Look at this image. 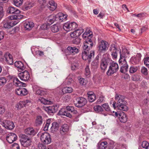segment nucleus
<instances>
[{
	"label": "nucleus",
	"instance_id": "nucleus-11",
	"mask_svg": "<svg viewBox=\"0 0 149 149\" xmlns=\"http://www.w3.org/2000/svg\"><path fill=\"white\" fill-rule=\"evenodd\" d=\"M120 54V58L126 59L130 57V51L129 49L126 48H125L123 49L122 52H121V50L119 51Z\"/></svg>",
	"mask_w": 149,
	"mask_h": 149
},
{
	"label": "nucleus",
	"instance_id": "nucleus-12",
	"mask_svg": "<svg viewBox=\"0 0 149 149\" xmlns=\"http://www.w3.org/2000/svg\"><path fill=\"white\" fill-rule=\"evenodd\" d=\"M58 107L59 105H55L45 107V110L49 114H51V113L56 112L58 110Z\"/></svg>",
	"mask_w": 149,
	"mask_h": 149
},
{
	"label": "nucleus",
	"instance_id": "nucleus-3",
	"mask_svg": "<svg viewBox=\"0 0 149 149\" xmlns=\"http://www.w3.org/2000/svg\"><path fill=\"white\" fill-rule=\"evenodd\" d=\"M118 69V64L113 61L110 63L109 69L107 72V74L109 76L111 75L116 72Z\"/></svg>",
	"mask_w": 149,
	"mask_h": 149
},
{
	"label": "nucleus",
	"instance_id": "nucleus-37",
	"mask_svg": "<svg viewBox=\"0 0 149 149\" xmlns=\"http://www.w3.org/2000/svg\"><path fill=\"white\" fill-rule=\"evenodd\" d=\"M16 15H11L8 17V19L11 20H13L15 19H20L23 18V15L19 14H16Z\"/></svg>",
	"mask_w": 149,
	"mask_h": 149
},
{
	"label": "nucleus",
	"instance_id": "nucleus-56",
	"mask_svg": "<svg viewBox=\"0 0 149 149\" xmlns=\"http://www.w3.org/2000/svg\"><path fill=\"white\" fill-rule=\"evenodd\" d=\"M85 74L86 76H89L90 74L89 66L88 65L86 66L85 68Z\"/></svg>",
	"mask_w": 149,
	"mask_h": 149
},
{
	"label": "nucleus",
	"instance_id": "nucleus-35",
	"mask_svg": "<svg viewBox=\"0 0 149 149\" xmlns=\"http://www.w3.org/2000/svg\"><path fill=\"white\" fill-rule=\"evenodd\" d=\"M119 63L120 67L128 66L126 61V59L120 58L119 60Z\"/></svg>",
	"mask_w": 149,
	"mask_h": 149
},
{
	"label": "nucleus",
	"instance_id": "nucleus-19",
	"mask_svg": "<svg viewBox=\"0 0 149 149\" xmlns=\"http://www.w3.org/2000/svg\"><path fill=\"white\" fill-rule=\"evenodd\" d=\"M29 102V100H26L24 101H20L16 104L15 108L17 110H19L25 107L26 104Z\"/></svg>",
	"mask_w": 149,
	"mask_h": 149
},
{
	"label": "nucleus",
	"instance_id": "nucleus-7",
	"mask_svg": "<svg viewBox=\"0 0 149 149\" xmlns=\"http://www.w3.org/2000/svg\"><path fill=\"white\" fill-rule=\"evenodd\" d=\"M40 140L45 144H49L51 141L50 135L47 132L42 133L40 136Z\"/></svg>",
	"mask_w": 149,
	"mask_h": 149
},
{
	"label": "nucleus",
	"instance_id": "nucleus-10",
	"mask_svg": "<svg viewBox=\"0 0 149 149\" xmlns=\"http://www.w3.org/2000/svg\"><path fill=\"white\" fill-rule=\"evenodd\" d=\"M18 76L21 80L24 81H27L30 77L29 73L26 70L19 73Z\"/></svg>",
	"mask_w": 149,
	"mask_h": 149
},
{
	"label": "nucleus",
	"instance_id": "nucleus-29",
	"mask_svg": "<svg viewBox=\"0 0 149 149\" xmlns=\"http://www.w3.org/2000/svg\"><path fill=\"white\" fill-rule=\"evenodd\" d=\"M108 63L106 60L104 58L102 59L100 62V68L101 69L104 71L107 68Z\"/></svg>",
	"mask_w": 149,
	"mask_h": 149
},
{
	"label": "nucleus",
	"instance_id": "nucleus-25",
	"mask_svg": "<svg viewBox=\"0 0 149 149\" xmlns=\"http://www.w3.org/2000/svg\"><path fill=\"white\" fill-rule=\"evenodd\" d=\"M108 146V143L106 141L100 142L97 144L98 149H106Z\"/></svg>",
	"mask_w": 149,
	"mask_h": 149
},
{
	"label": "nucleus",
	"instance_id": "nucleus-2",
	"mask_svg": "<svg viewBox=\"0 0 149 149\" xmlns=\"http://www.w3.org/2000/svg\"><path fill=\"white\" fill-rule=\"evenodd\" d=\"M20 141L22 146L24 147H27L31 144L32 140L31 138L28 136L22 134L20 135Z\"/></svg>",
	"mask_w": 149,
	"mask_h": 149
},
{
	"label": "nucleus",
	"instance_id": "nucleus-34",
	"mask_svg": "<svg viewBox=\"0 0 149 149\" xmlns=\"http://www.w3.org/2000/svg\"><path fill=\"white\" fill-rule=\"evenodd\" d=\"M38 101L40 102L41 103L44 104H51L52 102L49 100H48L45 99L41 97L38 99Z\"/></svg>",
	"mask_w": 149,
	"mask_h": 149
},
{
	"label": "nucleus",
	"instance_id": "nucleus-47",
	"mask_svg": "<svg viewBox=\"0 0 149 149\" xmlns=\"http://www.w3.org/2000/svg\"><path fill=\"white\" fill-rule=\"evenodd\" d=\"M102 107L106 111L108 112H111L110 108L108 104H104L102 105Z\"/></svg>",
	"mask_w": 149,
	"mask_h": 149
},
{
	"label": "nucleus",
	"instance_id": "nucleus-18",
	"mask_svg": "<svg viewBox=\"0 0 149 149\" xmlns=\"http://www.w3.org/2000/svg\"><path fill=\"white\" fill-rule=\"evenodd\" d=\"M15 66L17 67L18 70L21 72L24 70L25 69L24 64L21 61H16L14 63Z\"/></svg>",
	"mask_w": 149,
	"mask_h": 149
},
{
	"label": "nucleus",
	"instance_id": "nucleus-42",
	"mask_svg": "<svg viewBox=\"0 0 149 149\" xmlns=\"http://www.w3.org/2000/svg\"><path fill=\"white\" fill-rule=\"evenodd\" d=\"M12 80L13 84L16 86H20L21 85V81H20L18 78L16 77H13L11 78Z\"/></svg>",
	"mask_w": 149,
	"mask_h": 149
},
{
	"label": "nucleus",
	"instance_id": "nucleus-21",
	"mask_svg": "<svg viewBox=\"0 0 149 149\" xmlns=\"http://www.w3.org/2000/svg\"><path fill=\"white\" fill-rule=\"evenodd\" d=\"M57 18L59 19L60 22H62L66 21L67 15L66 14H64L61 13H59L56 15Z\"/></svg>",
	"mask_w": 149,
	"mask_h": 149
},
{
	"label": "nucleus",
	"instance_id": "nucleus-49",
	"mask_svg": "<svg viewBox=\"0 0 149 149\" xmlns=\"http://www.w3.org/2000/svg\"><path fill=\"white\" fill-rule=\"evenodd\" d=\"M7 82V80L4 77L0 78V86L4 85Z\"/></svg>",
	"mask_w": 149,
	"mask_h": 149
},
{
	"label": "nucleus",
	"instance_id": "nucleus-44",
	"mask_svg": "<svg viewBox=\"0 0 149 149\" xmlns=\"http://www.w3.org/2000/svg\"><path fill=\"white\" fill-rule=\"evenodd\" d=\"M94 109L97 113H100L103 111L102 107L100 105H96L94 107Z\"/></svg>",
	"mask_w": 149,
	"mask_h": 149
},
{
	"label": "nucleus",
	"instance_id": "nucleus-22",
	"mask_svg": "<svg viewBox=\"0 0 149 149\" xmlns=\"http://www.w3.org/2000/svg\"><path fill=\"white\" fill-rule=\"evenodd\" d=\"M7 11L8 13L10 14H19L20 12V11L17 9L13 7H8V8Z\"/></svg>",
	"mask_w": 149,
	"mask_h": 149
},
{
	"label": "nucleus",
	"instance_id": "nucleus-36",
	"mask_svg": "<svg viewBox=\"0 0 149 149\" xmlns=\"http://www.w3.org/2000/svg\"><path fill=\"white\" fill-rule=\"evenodd\" d=\"M42 123V117L41 116H38L37 117L35 120V125L37 126L41 125Z\"/></svg>",
	"mask_w": 149,
	"mask_h": 149
},
{
	"label": "nucleus",
	"instance_id": "nucleus-62",
	"mask_svg": "<svg viewBox=\"0 0 149 149\" xmlns=\"http://www.w3.org/2000/svg\"><path fill=\"white\" fill-rule=\"evenodd\" d=\"M146 15V13H141L139 14H138L137 15L136 14H133V16H134L136 17H138L139 18H141L142 17H143L145 16Z\"/></svg>",
	"mask_w": 149,
	"mask_h": 149
},
{
	"label": "nucleus",
	"instance_id": "nucleus-6",
	"mask_svg": "<svg viewBox=\"0 0 149 149\" xmlns=\"http://www.w3.org/2000/svg\"><path fill=\"white\" fill-rule=\"evenodd\" d=\"M92 35L91 34L88 35V39H86V41L84 43L83 49L84 50H89L92 48L93 46V43L91 38Z\"/></svg>",
	"mask_w": 149,
	"mask_h": 149
},
{
	"label": "nucleus",
	"instance_id": "nucleus-33",
	"mask_svg": "<svg viewBox=\"0 0 149 149\" xmlns=\"http://www.w3.org/2000/svg\"><path fill=\"white\" fill-rule=\"evenodd\" d=\"M49 4L50 6H49L48 8L50 10L53 11L56 8L57 4L55 3L53 0H51L49 2Z\"/></svg>",
	"mask_w": 149,
	"mask_h": 149
},
{
	"label": "nucleus",
	"instance_id": "nucleus-48",
	"mask_svg": "<svg viewBox=\"0 0 149 149\" xmlns=\"http://www.w3.org/2000/svg\"><path fill=\"white\" fill-rule=\"evenodd\" d=\"M36 93L37 94L40 95H44L45 93V92L42 90L38 88L36 91Z\"/></svg>",
	"mask_w": 149,
	"mask_h": 149
},
{
	"label": "nucleus",
	"instance_id": "nucleus-40",
	"mask_svg": "<svg viewBox=\"0 0 149 149\" xmlns=\"http://www.w3.org/2000/svg\"><path fill=\"white\" fill-rule=\"evenodd\" d=\"M60 26L58 24H55L52 26L51 27V30L54 33L57 32L59 30Z\"/></svg>",
	"mask_w": 149,
	"mask_h": 149
},
{
	"label": "nucleus",
	"instance_id": "nucleus-61",
	"mask_svg": "<svg viewBox=\"0 0 149 149\" xmlns=\"http://www.w3.org/2000/svg\"><path fill=\"white\" fill-rule=\"evenodd\" d=\"M104 97L103 96L100 97L99 99L97 101V103L99 104L104 101Z\"/></svg>",
	"mask_w": 149,
	"mask_h": 149
},
{
	"label": "nucleus",
	"instance_id": "nucleus-1",
	"mask_svg": "<svg viewBox=\"0 0 149 149\" xmlns=\"http://www.w3.org/2000/svg\"><path fill=\"white\" fill-rule=\"evenodd\" d=\"M115 98L117 102V107L120 110L126 111L128 110V108L126 105L127 102L125 100L124 96L116 93L115 96Z\"/></svg>",
	"mask_w": 149,
	"mask_h": 149
},
{
	"label": "nucleus",
	"instance_id": "nucleus-15",
	"mask_svg": "<svg viewBox=\"0 0 149 149\" xmlns=\"http://www.w3.org/2000/svg\"><path fill=\"white\" fill-rule=\"evenodd\" d=\"M16 94L20 96L25 95L28 94V92L26 89L23 87H19L15 91Z\"/></svg>",
	"mask_w": 149,
	"mask_h": 149
},
{
	"label": "nucleus",
	"instance_id": "nucleus-26",
	"mask_svg": "<svg viewBox=\"0 0 149 149\" xmlns=\"http://www.w3.org/2000/svg\"><path fill=\"white\" fill-rule=\"evenodd\" d=\"M69 130V126L67 124H64L61 126L60 132L62 134H64L67 132Z\"/></svg>",
	"mask_w": 149,
	"mask_h": 149
},
{
	"label": "nucleus",
	"instance_id": "nucleus-54",
	"mask_svg": "<svg viewBox=\"0 0 149 149\" xmlns=\"http://www.w3.org/2000/svg\"><path fill=\"white\" fill-rule=\"evenodd\" d=\"M95 52L94 51H90L89 53V54H88V61L89 62L90 61V59L93 58L94 56Z\"/></svg>",
	"mask_w": 149,
	"mask_h": 149
},
{
	"label": "nucleus",
	"instance_id": "nucleus-4",
	"mask_svg": "<svg viewBox=\"0 0 149 149\" xmlns=\"http://www.w3.org/2000/svg\"><path fill=\"white\" fill-rule=\"evenodd\" d=\"M109 47L108 43L104 40H102L99 42L97 47L100 53H104L107 50Z\"/></svg>",
	"mask_w": 149,
	"mask_h": 149
},
{
	"label": "nucleus",
	"instance_id": "nucleus-17",
	"mask_svg": "<svg viewBox=\"0 0 149 149\" xmlns=\"http://www.w3.org/2000/svg\"><path fill=\"white\" fill-rule=\"evenodd\" d=\"M5 60L7 63L9 65H13V63L12 56L8 53H6L4 55Z\"/></svg>",
	"mask_w": 149,
	"mask_h": 149
},
{
	"label": "nucleus",
	"instance_id": "nucleus-46",
	"mask_svg": "<svg viewBox=\"0 0 149 149\" xmlns=\"http://www.w3.org/2000/svg\"><path fill=\"white\" fill-rule=\"evenodd\" d=\"M141 146L142 147L146 149H149V143L147 141H144L142 142Z\"/></svg>",
	"mask_w": 149,
	"mask_h": 149
},
{
	"label": "nucleus",
	"instance_id": "nucleus-45",
	"mask_svg": "<svg viewBox=\"0 0 149 149\" xmlns=\"http://www.w3.org/2000/svg\"><path fill=\"white\" fill-rule=\"evenodd\" d=\"M141 77L137 74L134 75L132 77V79L133 81H139L141 80Z\"/></svg>",
	"mask_w": 149,
	"mask_h": 149
},
{
	"label": "nucleus",
	"instance_id": "nucleus-57",
	"mask_svg": "<svg viewBox=\"0 0 149 149\" xmlns=\"http://www.w3.org/2000/svg\"><path fill=\"white\" fill-rule=\"evenodd\" d=\"M137 67L131 66L130 68L129 72L130 73H133L135 72L137 70Z\"/></svg>",
	"mask_w": 149,
	"mask_h": 149
},
{
	"label": "nucleus",
	"instance_id": "nucleus-13",
	"mask_svg": "<svg viewBox=\"0 0 149 149\" xmlns=\"http://www.w3.org/2000/svg\"><path fill=\"white\" fill-rule=\"evenodd\" d=\"M17 138V136L14 133L11 132L8 134L6 136V139L8 143H11L16 141Z\"/></svg>",
	"mask_w": 149,
	"mask_h": 149
},
{
	"label": "nucleus",
	"instance_id": "nucleus-55",
	"mask_svg": "<svg viewBox=\"0 0 149 149\" xmlns=\"http://www.w3.org/2000/svg\"><path fill=\"white\" fill-rule=\"evenodd\" d=\"M51 121L50 119H48L47 120L46 124L44 128L45 130H48L49 125L51 123Z\"/></svg>",
	"mask_w": 149,
	"mask_h": 149
},
{
	"label": "nucleus",
	"instance_id": "nucleus-41",
	"mask_svg": "<svg viewBox=\"0 0 149 149\" xmlns=\"http://www.w3.org/2000/svg\"><path fill=\"white\" fill-rule=\"evenodd\" d=\"M34 5L33 2H27L25 4L24 8L25 10H28L31 8Z\"/></svg>",
	"mask_w": 149,
	"mask_h": 149
},
{
	"label": "nucleus",
	"instance_id": "nucleus-50",
	"mask_svg": "<svg viewBox=\"0 0 149 149\" xmlns=\"http://www.w3.org/2000/svg\"><path fill=\"white\" fill-rule=\"evenodd\" d=\"M77 36H80L84 32V30L81 28L75 30Z\"/></svg>",
	"mask_w": 149,
	"mask_h": 149
},
{
	"label": "nucleus",
	"instance_id": "nucleus-63",
	"mask_svg": "<svg viewBox=\"0 0 149 149\" xmlns=\"http://www.w3.org/2000/svg\"><path fill=\"white\" fill-rule=\"evenodd\" d=\"M143 61L144 64L146 66L149 65V57L145 58Z\"/></svg>",
	"mask_w": 149,
	"mask_h": 149
},
{
	"label": "nucleus",
	"instance_id": "nucleus-59",
	"mask_svg": "<svg viewBox=\"0 0 149 149\" xmlns=\"http://www.w3.org/2000/svg\"><path fill=\"white\" fill-rule=\"evenodd\" d=\"M90 32H91L88 33L86 32H85L82 35L83 38L85 39L86 40V39H88V37L89 35L91 34L92 35L91 33H90Z\"/></svg>",
	"mask_w": 149,
	"mask_h": 149
},
{
	"label": "nucleus",
	"instance_id": "nucleus-43",
	"mask_svg": "<svg viewBox=\"0 0 149 149\" xmlns=\"http://www.w3.org/2000/svg\"><path fill=\"white\" fill-rule=\"evenodd\" d=\"M23 1V0H13V4L17 7H20L22 5Z\"/></svg>",
	"mask_w": 149,
	"mask_h": 149
},
{
	"label": "nucleus",
	"instance_id": "nucleus-51",
	"mask_svg": "<svg viewBox=\"0 0 149 149\" xmlns=\"http://www.w3.org/2000/svg\"><path fill=\"white\" fill-rule=\"evenodd\" d=\"M128 69V66L121 67H120V71L122 73H125L126 72Z\"/></svg>",
	"mask_w": 149,
	"mask_h": 149
},
{
	"label": "nucleus",
	"instance_id": "nucleus-53",
	"mask_svg": "<svg viewBox=\"0 0 149 149\" xmlns=\"http://www.w3.org/2000/svg\"><path fill=\"white\" fill-rule=\"evenodd\" d=\"M88 99L90 102H93L95 100L96 97L95 95H88Z\"/></svg>",
	"mask_w": 149,
	"mask_h": 149
},
{
	"label": "nucleus",
	"instance_id": "nucleus-38",
	"mask_svg": "<svg viewBox=\"0 0 149 149\" xmlns=\"http://www.w3.org/2000/svg\"><path fill=\"white\" fill-rule=\"evenodd\" d=\"M73 89L70 87H65L63 88L62 90V91L63 94L71 93L72 92Z\"/></svg>",
	"mask_w": 149,
	"mask_h": 149
},
{
	"label": "nucleus",
	"instance_id": "nucleus-31",
	"mask_svg": "<svg viewBox=\"0 0 149 149\" xmlns=\"http://www.w3.org/2000/svg\"><path fill=\"white\" fill-rule=\"evenodd\" d=\"M59 124L56 122H54L52 124V126L51 128V132L54 133L56 132L58 130Z\"/></svg>",
	"mask_w": 149,
	"mask_h": 149
},
{
	"label": "nucleus",
	"instance_id": "nucleus-14",
	"mask_svg": "<svg viewBox=\"0 0 149 149\" xmlns=\"http://www.w3.org/2000/svg\"><path fill=\"white\" fill-rule=\"evenodd\" d=\"M109 50L111 52V56L113 59H116L118 56L117 51H118L117 49L116 45L114 44H112L109 49Z\"/></svg>",
	"mask_w": 149,
	"mask_h": 149
},
{
	"label": "nucleus",
	"instance_id": "nucleus-32",
	"mask_svg": "<svg viewBox=\"0 0 149 149\" xmlns=\"http://www.w3.org/2000/svg\"><path fill=\"white\" fill-rule=\"evenodd\" d=\"M59 113L61 115L65 116L70 118H72V115L70 113L67 112L65 109H61L59 112Z\"/></svg>",
	"mask_w": 149,
	"mask_h": 149
},
{
	"label": "nucleus",
	"instance_id": "nucleus-24",
	"mask_svg": "<svg viewBox=\"0 0 149 149\" xmlns=\"http://www.w3.org/2000/svg\"><path fill=\"white\" fill-rule=\"evenodd\" d=\"M67 50L72 55L77 54L79 52L78 49L75 47H68L67 48Z\"/></svg>",
	"mask_w": 149,
	"mask_h": 149
},
{
	"label": "nucleus",
	"instance_id": "nucleus-52",
	"mask_svg": "<svg viewBox=\"0 0 149 149\" xmlns=\"http://www.w3.org/2000/svg\"><path fill=\"white\" fill-rule=\"evenodd\" d=\"M141 72L142 74L145 75H146L148 74L147 69L144 67L141 68Z\"/></svg>",
	"mask_w": 149,
	"mask_h": 149
},
{
	"label": "nucleus",
	"instance_id": "nucleus-23",
	"mask_svg": "<svg viewBox=\"0 0 149 149\" xmlns=\"http://www.w3.org/2000/svg\"><path fill=\"white\" fill-rule=\"evenodd\" d=\"M10 23V21H9L8 19H6L2 22L1 24L5 28L10 29L12 27Z\"/></svg>",
	"mask_w": 149,
	"mask_h": 149
},
{
	"label": "nucleus",
	"instance_id": "nucleus-9",
	"mask_svg": "<svg viewBox=\"0 0 149 149\" xmlns=\"http://www.w3.org/2000/svg\"><path fill=\"white\" fill-rule=\"evenodd\" d=\"M1 124L5 128L10 130H12L15 127L13 122L10 120L4 121L1 122Z\"/></svg>",
	"mask_w": 149,
	"mask_h": 149
},
{
	"label": "nucleus",
	"instance_id": "nucleus-5",
	"mask_svg": "<svg viewBox=\"0 0 149 149\" xmlns=\"http://www.w3.org/2000/svg\"><path fill=\"white\" fill-rule=\"evenodd\" d=\"M77 27V24L74 22H68L65 23L63 25L64 29L67 32L74 30Z\"/></svg>",
	"mask_w": 149,
	"mask_h": 149
},
{
	"label": "nucleus",
	"instance_id": "nucleus-20",
	"mask_svg": "<svg viewBox=\"0 0 149 149\" xmlns=\"http://www.w3.org/2000/svg\"><path fill=\"white\" fill-rule=\"evenodd\" d=\"M119 119L120 122L125 123L127 122V118L125 113L121 112L119 113Z\"/></svg>",
	"mask_w": 149,
	"mask_h": 149
},
{
	"label": "nucleus",
	"instance_id": "nucleus-64",
	"mask_svg": "<svg viewBox=\"0 0 149 149\" xmlns=\"http://www.w3.org/2000/svg\"><path fill=\"white\" fill-rule=\"evenodd\" d=\"M5 109L4 107L0 106V114H3L5 111Z\"/></svg>",
	"mask_w": 149,
	"mask_h": 149
},
{
	"label": "nucleus",
	"instance_id": "nucleus-8",
	"mask_svg": "<svg viewBox=\"0 0 149 149\" xmlns=\"http://www.w3.org/2000/svg\"><path fill=\"white\" fill-rule=\"evenodd\" d=\"M76 102L74 103L75 106L79 108L84 107L87 103L86 100L82 97H77L76 99Z\"/></svg>",
	"mask_w": 149,
	"mask_h": 149
},
{
	"label": "nucleus",
	"instance_id": "nucleus-27",
	"mask_svg": "<svg viewBox=\"0 0 149 149\" xmlns=\"http://www.w3.org/2000/svg\"><path fill=\"white\" fill-rule=\"evenodd\" d=\"M24 26L26 30H30L33 27L34 24L31 22L27 21L24 23Z\"/></svg>",
	"mask_w": 149,
	"mask_h": 149
},
{
	"label": "nucleus",
	"instance_id": "nucleus-30",
	"mask_svg": "<svg viewBox=\"0 0 149 149\" xmlns=\"http://www.w3.org/2000/svg\"><path fill=\"white\" fill-rule=\"evenodd\" d=\"M25 132L27 134L34 135L36 134V132L32 128L29 127L25 130Z\"/></svg>",
	"mask_w": 149,
	"mask_h": 149
},
{
	"label": "nucleus",
	"instance_id": "nucleus-28",
	"mask_svg": "<svg viewBox=\"0 0 149 149\" xmlns=\"http://www.w3.org/2000/svg\"><path fill=\"white\" fill-rule=\"evenodd\" d=\"M56 15H51L48 17L47 24L48 25H50L53 24L55 21L57 20Z\"/></svg>",
	"mask_w": 149,
	"mask_h": 149
},
{
	"label": "nucleus",
	"instance_id": "nucleus-58",
	"mask_svg": "<svg viewBox=\"0 0 149 149\" xmlns=\"http://www.w3.org/2000/svg\"><path fill=\"white\" fill-rule=\"evenodd\" d=\"M81 39L78 37L76 38L75 39L73 40L72 42L73 43L76 45L79 44L81 41Z\"/></svg>",
	"mask_w": 149,
	"mask_h": 149
},
{
	"label": "nucleus",
	"instance_id": "nucleus-60",
	"mask_svg": "<svg viewBox=\"0 0 149 149\" xmlns=\"http://www.w3.org/2000/svg\"><path fill=\"white\" fill-rule=\"evenodd\" d=\"M4 16V12L2 7L0 5V20Z\"/></svg>",
	"mask_w": 149,
	"mask_h": 149
},
{
	"label": "nucleus",
	"instance_id": "nucleus-39",
	"mask_svg": "<svg viewBox=\"0 0 149 149\" xmlns=\"http://www.w3.org/2000/svg\"><path fill=\"white\" fill-rule=\"evenodd\" d=\"M85 50V51L82 52V58L84 60H88V57L89 52L88 50Z\"/></svg>",
	"mask_w": 149,
	"mask_h": 149
},
{
	"label": "nucleus",
	"instance_id": "nucleus-16",
	"mask_svg": "<svg viewBox=\"0 0 149 149\" xmlns=\"http://www.w3.org/2000/svg\"><path fill=\"white\" fill-rule=\"evenodd\" d=\"M141 55L140 53L137 54L136 56L132 57L131 58V61L133 64H135L140 62L141 59Z\"/></svg>",
	"mask_w": 149,
	"mask_h": 149
}]
</instances>
